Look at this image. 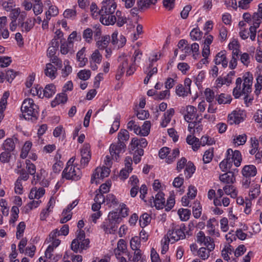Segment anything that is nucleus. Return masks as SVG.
<instances>
[{
	"label": "nucleus",
	"instance_id": "1",
	"mask_svg": "<svg viewBox=\"0 0 262 262\" xmlns=\"http://www.w3.org/2000/svg\"><path fill=\"white\" fill-rule=\"evenodd\" d=\"M243 90H241L242 79L238 77L236 80V86L233 89V95L235 98H239L242 94H248L251 92L253 77L249 73H246L243 77Z\"/></svg>",
	"mask_w": 262,
	"mask_h": 262
},
{
	"label": "nucleus",
	"instance_id": "2",
	"mask_svg": "<svg viewBox=\"0 0 262 262\" xmlns=\"http://www.w3.org/2000/svg\"><path fill=\"white\" fill-rule=\"evenodd\" d=\"M38 107L33 99L28 98L24 100L21 107L22 115L26 120L35 121L37 119Z\"/></svg>",
	"mask_w": 262,
	"mask_h": 262
},
{
	"label": "nucleus",
	"instance_id": "3",
	"mask_svg": "<svg viewBox=\"0 0 262 262\" xmlns=\"http://www.w3.org/2000/svg\"><path fill=\"white\" fill-rule=\"evenodd\" d=\"M129 58L128 57L124 55L120 56L118 57V61L119 62V66L116 76L117 80L120 79L124 73L125 69H127L126 75L128 76L132 75L136 71L134 62L132 64L128 65Z\"/></svg>",
	"mask_w": 262,
	"mask_h": 262
},
{
	"label": "nucleus",
	"instance_id": "4",
	"mask_svg": "<svg viewBox=\"0 0 262 262\" xmlns=\"http://www.w3.org/2000/svg\"><path fill=\"white\" fill-rule=\"evenodd\" d=\"M76 238L73 240L71 247V249L75 253L78 251L81 252L83 250H86L89 247L90 241L89 238H85V234L84 231H77Z\"/></svg>",
	"mask_w": 262,
	"mask_h": 262
},
{
	"label": "nucleus",
	"instance_id": "5",
	"mask_svg": "<svg viewBox=\"0 0 262 262\" xmlns=\"http://www.w3.org/2000/svg\"><path fill=\"white\" fill-rule=\"evenodd\" d=\"M73 162V158L68 162L67 166L62 172V177L68 180L77 181L80 179L82 173L78 167L72 165Z\"/></svg>",
	"mask_w": 262,
	"mask_h": 262
},
{
	"label": "nucleus",
	"instance_id": "6",
	"mask_svg": "<svg viewBox=\"0 0 262 262\" xmlns=\"http://www.w3.org/2000/svg\"><path fill=\"white\" fill-rule=\"evenodd\" d=\"M185 230L186 227L184 224L171 227L166 235L168 242L174 243L179 240L184 239L185 237Z\"/></svg>",
	"mask_w": 262,
	"mask_h": 262
},
{
	"label": "nucleus",
	"instance_id": "7",
	"mask_svg": "<svg viewBox=\"0 0 262 262\" xmlns=\"http://www.w3.org/2000/svg\"><path fill=\"white\" fill-rule=\"evenodd\" d=\"M52 241L51 245H49L45 251V257L47 259L50 260L49 262H57L60 258L61 255H53L52 254L55 248L57 247L60 243V241L58 239L55 238Z\"/></svg>",
	"mask_w": 262,
	"mask_h": 262
},
{
	"label": "nucleus",
	"instance_id": "8",
	"mask_svg": "<svg viewBox=\"0 0 262 262\" xmlns=\"http://www.w3.org/2000/svg\"><path fill=\"white\" fill-rule=\"evenodd\" d=\"M102 6L99 10V14H113L117 7V5L114 0H104Z\"/></svg>",
	"mask_w": 262,
	"mask_h": 262
},
{
	"label": "nucleus",
	"instance_id": "9",
	"mask_svg": "<svg viewBox=\"0 0 262 262\" xmlns=\"http://www.w3.org/2000/svg\"><path fill=\"white\" fill-rule=\"evenodd\" d=\"M126 145L119 142L117 144H112L110 147V154L113 159L116 161L119 158V154L125 151Z\"/></svg>",
	"mask_w": 262,
	"mask_h": 262
},
{
	"label": "nucleus",
	"instance_id": "10",
	"mask_svg": "<svg viewBox=\"0 0 262 262\" xmlns=\"http://www.w3.org/2000/svg\"><path fill=\"white\" fill-rule=\"evenodd\" d=\"M245 115L240 111H234L228 115V123L230 125L238 124L244 120Z\"/></svg>",
	"mask_w": 262,
	"mask_h": 262
},
{
	"label": "nucleus",
	"instance_id": "11",
	"mask_svg": "<svg viewBox=\"0 0 262 262\" xmlns=\"http://www.w3.org/2000/svg\"><path fill=\"white\" fill-rule=\"evenodd\" d=\"M206 247H201L198 251V255L203 260H206L208 258L210 255V252L213 251L215 247L214 243H211L207 246Z\"/></svg>",
	"mask_w": 262,
	"mask_h": 262
},
{
	"label": "nucleus",
	"instance_id": "12",
	"mask_svg": "<svg viewBox=\"0 0 262 262\" xmlns=\"http://www.w3.org/2000/svg\"><path fill=\"white\" fill-rule=\"evenodd\" d=\"M202 118H200L199 115H197L196 120L192 122H190L188 125V129L191 134H194L195 132L200 133L203 129V125L201 124Z\"/></svg>",
	"mask_w": 262,
	"mask_h": 262
},
{
	"label": "nucleus",
	"instance_id": "13",
	"mask_svg": "<svg viewBox=\"0 0 262 262\" xmlns=\"http://www.w3.org/2000/svg\"><path fill=\"white\" fill-rule=\"evenodd\" d=\"M214 62L216 65L221 64L223 68H227L228 64V60L226 57V51H221L219 52L215 57Z\"/></svg>",
	"mask_w": 262,
	"mask_h": 262
},
{
	"label": "nucleus",
	"instance_id": "14",
	"mask_svg": "<svg viewBox=\"0 0 262 262\" xmlns=\"http://www.w3.org/2000/svg\"><path fill=\"white\" fill-rule=\"evenodd\" d=\"M147 145V141L145 138H141L137 139L134 138L132 139L130 143V149L132 151L139 148L143 149Z\"/></svg>",
	"mask_w": 262,
	"mask_h": 262
},
{
	"label": "nucleus",
	"instance_id": "15",
	"mask_svg": "<svg viewBox=\"0 0 262 262\" xmlns=\"http://www.w3.org/2000/svg\"><path fill=\"white\" fill-rule=\"evenodd\" d=\"M186 113L184 114V119L186 121L189 123L191 122L190 121L193 119H196L197 115L196 108L192 105H188L186 107Z\"/></svg>",
	"mask_w": 262,
	"mask_h": 262
},
{
	"label": "nucleus",
	"instance_id": "16",
	"mask_svg": "<svg viewBox=\"0 0 262 262\" xmlns=\"http://www.w3.org/2000/svg\"><path fill=\"white\" fill-rule=\"evenodd\" d=\"M243 177H254L257 173V169L253 165H247L244 166L242 170Z\"/></svg>",
	"mask_w": 262,
	"mask_h": 262
},
{
	"label": "nucleus",
	"instance_id": "17",
	"mask_svg": "<svg viewBox=\"0 0 262 262\" xmlns=\"http://www.w3.org/2000/svg\"><path fill=\"white\" fill-rule=\"evenodd\" d=\"M96 46L99 50H104L108 46L111 41V37L108 35H103L96 40Z\"/></svg>",
	"mask_w": 262,
	"mask_h": 262
},
{
	"label": "nucleus",
	"instance_id": "18",
	"mask_svg": "<svg viewBox=\"0 0 262 262\" xmlns=\"http://www.w3.org/2000/svg\"><path fill=\"white\" fill-rule=\"evenodd\" d=\"M102 228L106 233H113L117 230L118 228L116 223L108 220H105L101 226Z\"/></svg>",
	"mask_w": 262,
	"mask_h": 262
},
{
	"label": "nucleus",
	"instance_id": "19",
	"mask_svg": "<svg viewBox=\"0 0 262 262\" xmlns=\"http://www.w3.org/2000/svg\"><path fill=\"white\" fill-rule=\"evenodd\" d=\"M197 242L203 244L204 246H207V244H211L214 243L213 239L210 236H206L203 231H199L196 235Z\"/></svg>",
	"mask_w": 262,
	"mask_h": 262
},
{
	"label": "nucleus",
	"instance_id": "20",
	"mask_svg": "<svg viewBox=\"0 0 262 262\" xmlns=\"http://www.w3.org/2000/svg\"><path fill=\"white\" fill-rule=\"evenodd\" d=\"M162 192H159L154 200V206L157 209H162L165 206V200Z\"/></svg>",
	"mask_w": 262,
	"mask_h": 262
},
{
	"label": "nucleus",
	"instance_id": "21",
	"mask_svg": "<svg viewBox=\"0 0 262 262\" xmlns=\"http://www.w3.org/2000/svg\"><path fill=\"white\" fill-rule=\"evenodd\" d=\"M253 25L259 27L262 20V3L258 5V11L253 14Z\"/></svg>",
	"mask_w": 262,
	"mask_h": 262
},
{
	"label": "nucleus",
	"instance_id": "22",
	"mask_svg": "<svg viewBox=\"0 0 262 262\" xmlns=\"http://www.w3.org/2000/svg\"><path fill=\"white\" fill-rule=\"evenodd\" d=\"M100 20L104 25H114L116 21V17L113 14H102Z\"/></svg>",
	"mask_w": 262,
	"mask_h": 262
},
{
	"label": "nucleus",
	"instance_id": "23",
	"mask_svg": "<svg viewBox=\"0 0 262 262\" xmlns=\"http://www.w3.org/2000/svg\"><path fill=\"white\" fill-rule=\"evenodd\" d=\"M59 47V42L57 39H53L50 43V46L47 50V56L50 58L55 56V54Z\"/></svg>",
	"mask_w": 262,
	"mask_h": 262
},
{
	"label": "nucleus",
	"instance_id": "24",
	"mask_svg": "<svg viewBox=\"0 0 262 262\" xmlns=\"http://www.w3.org/2000/svg\"><path fill=\"white\" fill-rule=\"evenodd\" d=\"M35 19L32 20L31 18H28L25 22H21L19 24L21 31L23 32H28L34 27L35 23Z\"/></svg>",
	"mask_w": 262,
	"mask_h": 262
},
{
	"label": "nucleus",
	"instance_id": "25",
	"mask_svg": "<svg viewBox=\"0 0 262 262\" xmlns=\"http://www.w3.org/2000/svg\"><path fill=\"white\" fill-rule=\"evenodd\" d=\"M220 180L225 183H233L235 179L234 173L232 172H228L220 175Z\"/></svg>",
	"mask_w": 262,
	"mask_h": 262
},
{
	"label": "nucleus",
	"instance_id": "26",
	"mask_svg": "<svg viewBox=\"0 0 262 262\" xmlns=\"http://www.w3.org/2000/svg\"><path fill=\"white\" fill-rule=\"evenodd\" d=\"M56 68L51 63H48L46 64L45 74L47 76L54 79L56 77Z\"/></svg>",
	"mask_w": 262,
	"mask_h": 262
},
{
	"label": "nucleus",
	"instance_id": "27",
	"mask_svg": "<svg viewBox=\"0 0 262 262\" xmlns=\"http://www.w3.org/2000/svg\"><path fill=\"white\" fill-rule=\"evenodd\" d=\"M187 143L192 145V148L194 151L197 150L200 147V140L194 136L189 135L186 138Z\"/></svg>",
	"mask_w": 262,
	"mask_h": 262
},
{
	"label": "nucleus",
	"instance_id": "28",
	"mask_svg": "<svg viewBox=\"0 0 262 262\" xmlns=\"http://www.w3.org/2000/svg\"><path fill=\"white\" fill-rule=\"evenodd\" d=\"M85 51V48H82L77 53V59L79 62V66L80 67L84 66L88 61L87 58L85 57V55H84Z\"/></svg>",
	"mask_w": 262,
	"mask_h": 262
},
{
	"label": "nucleus",
	"instance_id": "29",
	"mask_svg": "<svg viewBox=\"0 0 262 262\" xmlns=\"http://www.w3.org/2000/svg\"><path fill=\"white\" fill-rule=\"evenodd\" d=\"M129 135L126 129H122L118 134V142L121 143H125V142L128 140Z\"/></svg>",
	"mask_w": 262,
	"mask_h": 262
},
{
	"label": "nucleus",
	"instance_id": "30",
	"mask_svg": "<svg viewBox=\"0 0 262 262\" xmlns=\"http://www.w3.org/2000/svg\"><path fill=\"white\" fill-rule=\"evenodd\" d=\"M247 140V135L245 134L242 135H236L233 139V143L235 146L244 145Z\"/></svg>",
	"mask_w": 262,
	"mask_h": 262
},
{
	"label": "nucleus",
	"instance_id": "31",
	"mask_svg": "<svg viewBox=\"0 0 262 262\" xmlns=\"http://www.w3.org/2000/svg\"><path fill=\"white\" fill-rule=\"evenodd\" d=\"M176 92L179 96L184 97L190 93V88H185L182 84L178 85L176 86Z\"/></svg>",
	"mask_w": 262,
	"mask_h": 262
},
{
	"label": "nucleus",
	"instance_id": "32",
	"mask_svg": "<svg viewBox=\"0 0 262 262\" xmlns=\"http://www.w3.org/2000/svg\"><path fill=\"white\" fill-rule=\"evenodd\" d=\"M55 86L53 84L47 85L43 90V95L46 97L50 98L55 93Z\"/></svg>",
	"mask_w": 262,
	"mask_h": 262
},
{
	"label": "nucleus",
	"instance_id": "33",
	"mask_svg": "<svg viewBox=\"0 0 262 262\" xmlns=\"http://www.w3.org/2000/svg\"><path fill=\"white\" fill-rule=\"evenodd\" d=\"M3 146L4 149L7 151L10 152L13 151L15 147L14 139L11 138L7 139L3 144Z\"/></svg>",
	"mask_w": 262,
	"mask_h": 262
},
{
	"label": "nucleus",
	"instance_id": "34",
	"mask_svg": "<svg viewBox=\"0 0 262 262\" xmlns=\"http://www.w3.org/2000/svg\"><path fill=\"white\" fill-rule=\"evenodd\" d=\"M219 104H228L230 103L232 100L230 95L221 94L216 98Z\"/></svg>",
	"mask_w": 262,
	"mask_h": 262
},
{
	"label": "nucleus",
	"instance_id": "35",
	"mask_svg": "<svg viewBox=\"0 0 262 262\" xmlns=\"http://www.w3.org/2000/svg\"><path fill=\"white\" fill-rule=\"evenodd\" d=\"M231 158L232 159V162H234V165L236 167L239 166L242 160V155L240 151L237 150L233 151L232 157Z\"/></svg>",
	"mask_w": 262,
	"mask_h": 262
},
{
	"label": "nucleus",
	"instance_id": "36",
	"mask_svg": "<svg viewBox=\"0 0 262 262\" xmlns=\"http://www.w3.org/2000/svg\"><path fill=\"white\" fill-rule=\"evenodd\" d=\"M151 217L146 213H143L140 217L139 222L141 227L144 228L150 223Z\"/></svg>",
	"mask_w": 262,
	"mask_h": 262
},
{
	"label": "nucleus",
	"instance_id": "37",
	"mask_svg": "<svg viewBox=\"0 0 262 262\" xmlns=\"http://www.w3.org/2000/svg\"><path fill=\"white\" fill-rule=\"evenodd\" d=\"M116 23L118 27H122L127 23L126 18L122 15L120 11H117L116 12Z\"/></svg>",
	"mask_w": 262,
	"mask_h": 262
},
{
	"label": "nucleus",
	"instance_id": "38",
	"mask_svg": "<svg viewBox=\"0 0 262 262\" xmlns=\"http://www.w3.org/2000/svg\"><path fill=\"white\" fill-rule=\"evenodd\" d=\"M195 170V168L194 164L190 161L188 162L186 164V168L185 169V174L186 178H190L192 174L194 172Z\"/></svg>",
	"mask_w": 262,
	"mask_h": 262
},
{
	"label": "nucleus",
	"instance_id": "39",
	"mask_svg": "<svg viewBox=\"0 0 262 262\" xmlns=\"http://www.w3.org/2000/svg\"><path fill=\"white\" fill-rule=\"evenodd\" d=\"M130 248L133 250H140L141 242L138 236L133 237L130 241Z\"/></svg>",
	"mask_w": 262,
	"mask_h": 262
},
{
	"label": "nucleus",
	"instance_id": "40",
	"mask_svg": "<svg viewBox=\"0 0 262 262\" xmlns=\"http://www.w3.org/2000/svg\"><path fill=\"white\" fill-rule=\"evenodd\" d=\"M180 217L182 221H187L191 214V211L188 209L181 208L179 209L178 212Z\"/></svg>",
	"mask_w": 262,
	"mask_h": 262
},
{
	"label": "nucleus",
	"instance_id": "41",
	"mask_svg": "<svg viewBox=\"0 0 262 262\" xmlns=\"http://www.w3.org/2000/svg\"><path fill=\"white\" fill-rule=\"evenodd\" d=\"M157 2V0H138L137 4L141 8H148L150 5H155Z\"/></svg>",
	"mask_w": 262,
	"mask_h": 262
},
{
	"label": "nucleus",
	"instance_id": "42",
	"mask_svg": "<svg viewBox=\"0 0 262 262\" xmlns=\"http://www.w3.org/2000/svg\"><path fill=\"white\" fill-rule=\"evenodd\" d=\"M32 146V143L27 141L26 142L24 145L23 146L21 150V152L20 154V157L23 159H25L27 157L31 148Z\"/></svg>",
	"mask_w": 262,
	"mask_h": 262
},
{
	"label": "nucleus",
	"instance_id": "43",
	"mask_svg": "<svg viewBox=\"0 0 262 262\" xmlns=\"http://www.w3.org/2000/svg\"><path fill=\"white\" fill-rule=\"evenodd\" d=\"M83 38L85 41L91 43L93 40V30L91 28H87L83 31L82 34Z\"/></svg>",
	"mask_w": 262,
	"mask_h": 262
},
{
	"label": "nucleus",
	"instance_id": "44",
	"mask_svg": "<svg viewBox=\"0 0 262 262\" xmlns=\"http://www.w3.org/2000/svg\"><path fill=\"white\" fill-rule=\"evenodd\" d=\"M202 207L200 205L199 202H196L194 203V206L192 208V213L193 216L195 219H198L200 217L202 214Z\"/></svg>",
	"mask_w": 262,
	"mask_h": 262
},
{
	"label": "nucleus",
	"instance_id": "45",
	"mask_svg": "<svg viewBox=\"0 0 262 262\" xmlns=\"http://www.w3.org/2000/svg\"><path fill=\"white\" fill-rule=\"evenodd\" d=\"M204 94L205 99L208 102L211 103L213 102L215 95L214 92L212 90L209 88L206 89Z\"/></svg>",
	"mask_w": 262,
	"mask_h": 262
},
{
	"label": "nucleus",
	"instance_id": "46",
	"mask_svg": "<svg viewBox=\"0 0 262 262\" xmlns=\"http://www.w3.org/2000/svg\"><path fill=\"white\" fill-rule=\"evenodd\" d=\"M202 35V32L200 31L199 28H194L190 32V36L193 40L201 39Z\"/></svg>",
	"mask_w": 262,
	"mask_h": 262
},
{
	"label": "nucleus",
	"instance_id": "47",
	"mask_svg": "<svg viewBox=\"0 0 262 262\" xmlns=\"http://www.w3.org/2000/svg\"><path fill=\"white\" fill-rule=\"evenodd\" d=\"M58 14V9L55 6H51L48 11L46 12L47 19H50L51 16H55Z\"/></svg>",
	"mask_w": 262,
	"mask_h": 262
},
{
	"label": "nucleus",
	"instance_id": "48",
	"mask_svg": "<svg viewBox=\"0 0 262 262\" xmlns=\"http://www.w3.org/2000/svg\"><path fill=\"white\" fill-rule=\"evenodd\" d=\"M64 67L62 69L61 74L62 77H66L72 72V69L71 66L69 65V61L68 60L64 61Z\"/></svg>",
	"mask_w": 262,
	"mask_h": 262
},
{
	"label": "nucleus",
	"instance_id": "49",
	"mask_svg": "<svg viewBox=\"0 0 262 262\" xmlns=\"http://www.w3.org/2000/svg\"><path fill=\"white\" fill-rule=\"evenodd\" d=\"M26 228V224L24 222H21L17 226L16 236L17 239H20L23 235Z\"/></svg>",
	"mask_w": 262,
	"mask_h": 262
},
{
	"label": "nucleus",
	"instance_id": "50",
	"mask_svg": "<svg viewBox=\"0 0 262 262\" xmlns=\"http://www.w3.org/2000/svg\"><path fill=\"white\" fill-rule=\"evenodd\" d=\"M107 220H110L116 224H119L121 222L122 218L119 214L116 212H114L109 213L108 219Z\"/></svg>",
	"mask_w": 262,
	"mask_h": 262
},
{
	"label": "nucleus",
	"instance_id": "51",
	"mask_svg": "<svg viewBox=\"0 0 262 262\" xmlns=\"http://www.w3.org/2000/svg\"><path fill=\"white\" fill-rule=\"evenodd\" d=\"M260 193V186L258 184H256L250 191L249 195L250 196V199H254L259 195Z\"/></svg>",
	"mask_w": 262,
	"mask_h": 262
},
{
	"label": "nucleus",
	"instance_id": "52",
	"mask_svg": "<svg viewBox=\"0 0 262 262\" xmlns=\"http://www.w3.org/2000/svg\"><path fill=\"white\" fill-rule=\"evenodd\" d=\"M26 168L28 171V173L32 176L34 175L36 173L35 165L32 163L30 160H26Z\"/></svg>",
	"mask_w": 262,
	"mask_h": 262
},
{
	"label": "nucleus",
	"instance_id": "53",
	"mask_svg": "<svg viewBox=\"0 0 262 262\" xmlns=\"http://www.w3.org/2000/svg\"><path fill=\"white\" fill-rule=\"evenodd\" d=\"M134 151H135V152L133 156V161L136 164H137L141 161V157L143 155L144 150L143 149L139 148Z\"/></svg>",
	"mask_w": 262,
	"mask_h": 262
},
{
	"label": "nucleus",
	"instance_id": "54",
	"mask_svg": "<svg viewBox=\"0 0 262 262\" xmlns=\"http://www.w3.org/2000/svg\"><path fill=\"white\" fill-rule=\"evenodd\" d=\"M91 60L96 63L99 64L101 62L102 55L98 50H95L91 55Z\"/></svg>",
	"mask_w": 262,
	"mask_h": 262
},
{
	"label": "nucleus",
	"instance_id": "55",
	"mask_svg": "<svg viewBox=\"0 0 262 262\" xmlns=\"http://www.w3.org/2000/svg\"><path fill=\"white\" fill-rule=\"evenodd\" d=\"M229 160V158L224 159L220 163V167L223 171H226L231 168L232 163Z\"/></svg>",
	"mask_w": 262,
	"mask_h": 262
},
{
	"label": "nucleus",
	"instance_id": "56",
	"mask_svg": "<svg viewBox=\"0 0 262 262\" xmlns=\"http://www.w3.org/2000/svg\"><path fill=\"white\" fill-rule=\"evenodd\" d=\"M214 143L213 139L209 137L208 136H203L200 141V145L205 146V145H212Z\"/></svg>",
	"mask_w": 262,
	"mask_h": 262
},
{
	"label": "nucleus",
	"instance_id": "57",
	"mask_svg": "<svg viewBox=\"0 0 262 262\" xmlns=\"http://www.w3.org/2000/svg\"><path fill=\"white\" fill-rule=\"evenodd\" d=\"M100 25H96L93 27V34H94V37L95 40L102 37V32L101 29L100 28Z\"/></svg>",
	"mask_w": 262,
	"mask_h": 262
},
{
	"label": "nucleus",
	"instance_id": "58",
	"mask_svg": "<svg viewBox=\"0 0 262 262\" xmlns=\"http://www.w3.org/2000/svg\"><path fill=\"white\" fill-rule=\"evenodd\" d=\"M78 77L83 80H88L91 76V71L90 70H81L77 74Z\"/></svg>",
	"mask_w": 262,
	"mask_h": 262
},
{
	"label": "nucleus",
	"instance_id": "59",
	"mask_svg": "<svg viewBox=\"0 0 262 262\" xmlns=\"http://www.w3.org/2000/svg\"><path fill=\"white\" fill-rule=\"evenodd\" d=\"M74 8H75V7ZM63 16L67 18L74 19L76 16V11L75 9H67L63 13Z\"/></svg>",
	"mask_w": 262,
	"mask_h": 262
},
{
	"label": "nucleus",
	"instance_id": "60",
	"mask_svg": "<svg viewBox=\"0 0 262 262\" xmlns=\"http://www.w3.org/2000/svg\"><path fill=\"white\" fill-rule=\"evenodd\" d=\"M151 123L149 121H146L142 126V136H146L148 135L150 128Z\"/></svg>",
	"mask_w": 262,
	"mask_h": 262
},
{
	"label": "nucleus",
	"instance_id": "61",
	"mask_svg": "<svg viewBox=\"0 0 262 262\" xmlns=\"http://www.w3.org/2000/svg\"><path fill=\"white\" fill-rule=\"evenodd\" d=\"M105 202L107 204H111V205H117L118 204V201L115 196L113 194H108L105 198Z\"/></svg>",
	"mask_w": 262,
	"mask_h": 262
},
{
	"label": "nucleus",
	"instance_id": "62",
	"mask_svg": "<svg viewBox=\"0 0 262 262\" xmlns=\"http://www.w3.org/2000/svg\"><path fill=\"white\" fill-rule=\"evenodd\" d=\"M213 157V150L212 149H209L208 150H206L204 155L203 160L205 163H209L212 159Z\"/></svg>",
	"mask_w": 262,
	"mask_h": 262
},
{
	"label": "nucleus",
	"instance_id": "63",
	"mask_svg": "<svg viewBox=\"0 0 262 262\" xmlns=\"http://www.w3.org/2000/svg\"><path fill=\"white\" fill-rule=\"evenodd\" d=\"M12 60L10 57L0 56V66L2 68L9 66L11 63Z\"/></svg>",
	"mask_w": 262,
	"mask_h": 262
},
{
	"label": "nucleus",
	"instance_id": "64",
	"mask_svg": "<svg viewBox=\"0 0 262 262\" xmlns=\"http://www.w3.org/2000/svg\"><path fill=\"white\" fill-rule=\"evenodd\" d=\"M81 157H91L90 154V145L89 144L85 143L84 144L81 150Z\"/></svg>",
	"mask_w": 262,
	"mask_h": 262
}]
</instances>
